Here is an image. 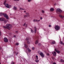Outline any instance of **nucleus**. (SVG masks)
<instances>
[{"label":"nucleus","instance_id":"1","mask_svg":"<svg viewBox=\"0 0 64 64\" xmlns=\"http://www.w3.org/2000/svg\"><path fill=\"white\" fill-rule=\"evenodd\" d=\"M2 15H3L4 17L6 18L7 19H8L9 17L6 14H3L2 12L0 13V16H2Z\"/></svg>","mask_w":64,"mask_h":64},{"label":"nucleus","instance_id":"2","mask_svg":"<svg viewBox=\"0 0 64 64\" xmlns=\"http://www.w3.org/2000/svg\"><path fill=\"white\" fill-rule=\"evenodd\" d=\"M7 29L8 30H10L12 28V25L10 24H7L6 25Z\"/></svg>","mask_w":64,"mask_h":64},{"label":"nucleus","instance_id":"3","mask_svg":"<svg viewBox=\"0 0 64 64\" xmlns=\"http://www.w3.org/2000/svg\"><path fill=\"white\" fill-rule=\"evenodd\" d=\"M54 28L56 30H59L60 28V27L59 26L56 25L55 26Z\"/></svg>","mask_w":64,"mask_h":64},{"label":"nucleus","instance_id":"4","mask_svg":"<svg viewBox=\"0 0 64 64\" xmlns=\"http://www.w3.org/2000/svg\"><path fill=\"white\" fill-rule=\"evenodd\" d=\"M5 6L6 8H10L12 7V6H11V5L7 4H5Z\"/></svg>","mask_w":64,"mask_h":64},{"label":"nucleus","instance_id":"5","mask_svg":"<svg viewBox=\"0 0 64 64\" xmlns=\"http://www.w3.org/2000/svg\"><path fill=\"white\" fill-rule=\"evenodd\" d=\"M4 41L5 42H8V40L6 38H4Z\"/></svg>","mask_w":64,"mask_h":64},{"label":"nucleus","instance_id":"6","mask_svg":"<svg viewBox=\"0 0 64 64\" xmlns=\"http://www.w3.org/2000/svg\"><path fill=\"white\" fill-rule=\"evenodd\" d=\"M40 55L42 58L44 57V54H43V53L40 52Z\"/></svg>","mask_w":64,"mask_h":64},{"label":"nucleus","instance_id":"7","mask_svg":"<svg viewBox=\"0 0 64 64\" xmlns=\"http://www.w3.org/2000/svg\"><path fill=\"white\" fill-rule=\"evenodd\" d=\"M62 12V11L59 8H58L56 10V12Z\"/></svg>","mask_w":64,"mask_h":64},{"label":"nucleus","instance_id":"8","mask_svg":"<svg viewBox=\"0 0 64 64\" xmlns=\"http://www.w3.org/2000/svg\"><path fill=\"white\" fill-rule=\"evenodd\" d=\"M26 15H25L24 16V17H27V16H29V13L27 12L26 13Z\"/></svg>","mask_w":64,"mask_h":64},{"label":"nucleus","instance_id":"9","mask_svg":"<svg viewBox=\"0 0 64 64\" xmlns=\"http://www.w3.org/2000/svg\"><path fill=\"white\" fill-rule=\"evenodd\" d=\"M40 21V20H38L34 19L33 20V22H39Z\"/></svg>","mask_w":64,"mask_h":64},{"label":"nucleus","instance_id":"10","mask_svg":"<svg viewBox=\"0 0 64 64\" xmlns=\"http://www.w3.org/2000/svg\"><path fill=\"white\" fill-rule=\"evenodd\" d=\"M4 20H5V19L4 18H0V21H4Z\"/></svg>","mask_w":64,"mask_h":64},{"label":"nucleus","instance_id":"11","mask_svg":"<svg viewBox=\"0 0 64 64\" xmlns=\"http://www.w3.org/2000/svg\"><path fill=\"white\" fill-rule=\"evenodd\" d=\"M52 54L54 55V56H56V53L55 52H52Z\"/></svg>","mask_w":64,"mask_h":64},{"label":"nucleus","instance_id":"12","mask_svg":"<svg viewBox=\"0 0 64 64\" xmlns=\"http://www.w3.org/2000/svg\"><path fill=\"white\" fill-rule=\"evenodd\" d=\"M55 51H56V52H57V53H58V54H59V53H60V51L58 50H56V49H55Z\"/></svg>","mask_w":64,"mask_h":64},{"label":"nucleus","instance_id":"13","mask_svg":"<svg viewBox=\"0 0 64 64\" xmlns=\"http://www.w3.org/2000/svg\"><path fill=\"white\" fill-rule=\"evenodd\" d=\"M34 33H36V31H37V28H36V27H34Z\"/></svg>","mask_w":64,"mask_h":64},{"label":"nucleus","instance_id":"14","mask_svg":"<svg viewBox=\"0 0 64 64\" xmlns=\"http://www.w3.org/2000/svg\"><path fill=\"white\" fill-rule=\"evenodd\" d=\"M54 8H50V11H54Z\"/></svg>","mask_w":64,"mask_h":64},{"label":"nucleus","instance_id":"15","mask_svg":"<svg viewBox=\"0 0 64 64\" xmlns=\"http://www.w3.org/2000/svg\"><path fill=\"white\" fill-rule=\"evenodd\" d=\"M7 2V1L6 0H5L4 1V4L5 5V4H6V3Z\"/></svg>","mask_w":64,"mask_h":64},{"label":"nucleus","instance_id":"16","mask_svg":"<svg viewBox=\"0 0 64 64\" xmlns=\"http://www.w3.org/2000/svg\"><path fill=\"white\" fill-rule=\"evenodd\" d=\"M38 43V40H37L35 44H37Z\"/></svg>","mask_w":64,"mask_h":64},{"label":"nucleus","instance_id":"17","mask_svg":"<svg viewBox=\"0 0 64 64\" xmlns=\"http://www.w3.org/2000/svg\"><path fill=\"white\" fill-rule=\"evenodd\" d=\"M52 44H55V42L53 41L52 42Z\"/></svg>","mask_w":64,"mask_h":64},{"label":"nucleus","instance_id":"18","mask_svg":"<svg viewBox=\"0 0 64 64\" xmlns=\"http://www.w3.org/2000/svg\"><path fill=\"white\" fill-rule=\"evenodd\" d=\"M14 10H16V9H17V8L16 6H14Z\"/></svg>","mask_w":64,"mask_h":64},{"label":"nucleus","instance_id":"19","mask_svg":"<svg viewBox=\"0 0 64 64\" xmlns=\"http://www.w3.org/2000/svg\"><path fill=\"white\" fill-rule=\"evenodd\" d=\"M60 61L62 62H64V60H62V59L60 60Z\"/></svg>","mask_w":64,"mask_h":64},{"label":"nucleus","instance_id":"20","mask_svg":"<svg viewBox=\"0 0 64 64\" xmlns=\"http://www.w3.org/2000/svg\"><path fill=\"white\" fill-rule=\"evenodd\" d=\"M28 51V52H31V50H30V49H29V48H28V49H27Z\"/></svg>","mask_w":64,"mask_h":64},{"label":"nucleus","instance_id":"21","mask_svg":"<svg viewBox=\"0 0 64 64\" xmlns=\"http://www.w3.org/2000/svg\"><path fill=\"white\" fill-rule=\"evenodd\" d=\"M42 12L43 13H45V11L44 10H42Z\"/></svg>","mask_w":64,"mask_h":64},{"label":"nucleus","instance_id":"22","mask_svg":"<svg viewBox=\"0 0 64 64\" xmlns=\"http://www.w3.org/2000/svg\"><path fill=\"white\" fill-rule=\"evenodd\" d=\"M31 31L32 32V33H33V32H34V31L33 30H32V29H31Z\"/></svg>","mask_w":64,"mask_h":64},{"label":"nucleus","instance_id":"23","mask_svg":"<svg viewBox=\"0 0 64 64\" xmlns=\"http://www.w3.org/2000/svg\"><path fill=\"white\" fill-rule=\"evenodd\" d=\"M60 44H63V45H64V43L63 44V42H60Z\"/></svg>","mask_w":64,"mask_h":64},{"label":"nucleus","instance_id":"24","mask_svg":"<svg viewBox=\"0 0 64 64\" xmlns=\"http://www.w3.org/2000/svg\"><path fill=\"white\" fill-rule=\"evenodd\" d=\"M24 46L25 48H27V45H26V44H24Z\"/></svg>","mask_w":64,"mask_h":64},{"label":"nucleus","instance_id":"25","mask_svg":"<svg viewBox=\"0 0 64 64\" xmlns=\"http://www.w3.org/2000/svg\"><path fill=\"white\" fill-rule=\"evenodd\" d=\"M39 60H35V62H36L37 63H38V62H39Z\"/></svg>","mask_w":64,"mask_h":64},{"label":"nucleus","instance_id":"26","mask_svg":"<svg viewBox=\"0 0 64 64\" xmlns=\"http://www.w3.org/2000/svg\"><path fill=\"white\" fill-rule=\"evenodd\" d=\"M3 27H4V28H7V26H3Z\"/></svg>","mask_w":64,"mask_h":64},{"label":"nucleus","instance_id":"27","mask_svg":"<svg viewBox=\"0 0 64 64\" xmlns=\"http://www.w3.org/2000/svg\"><path fill=\"white\" fill-rule=\"evenodd\" d=\"M36 60H38V56H36Z\"/></svg>","mask_w":64,"mask_h":64},{"label":"nucleus","instance_id":"28","mask_svg":"<svg viewBox=\"0 0 64 64\" xmlns=\"http://www.w3.org/2000/svg\"><path fill=\"white\" fill-rule=\"evenodd\" d=\"M20 10H23V9L22 8H20Z\"/></svg>","mask_w":64,"mask_h":64},{"label":"nucleus","instance_id":"29","mask_svg":"<svg viewBox=\"0 0 64 64\" xmlns=\"http://www.w3.org/2000/svg\"><path fill=\"white\" fill-rule=\"evenodd\" d=\"M43 18L42 17H40V20H42Z\"/></svg>","mask_w":64,"mask_h":64},{"label":"nucleus","instance_id":"30","mask_svg":"<svg viewBox=\"0 0 64 64\" xmlns=\"http://www.w3.org/2000/svg\"><path fill=\"white\" fill-rule=\"evenodd\" d=\"M28 2H30L31 1V0H28Z\"/></svg>","mask_w":64,"mask_h":64},{"label":"nucleus","instance_id":"31","mask_svg":"<svg viewBox=\"0 0 64 64\" xmlns=\"http://www.w3.org/2000/svg\"><path fill=\"white\" fill-rule=\"evenodd\" d=\"M16 45H19V43H16Z\"/></svg>","mask_w":64,"mask_h":64},{"label":"nucleus","instance_id":"32","mask_svg":"<svg viewBox=\"0 0 64 64\" xmlns=\"http://www.w3.org/2000/svg\"><path fill=\"white\" fill-rule=\"evenodd\" d=\"M14 1H19L20 0H14Z\"/></svg>","mask_w":64,"mask_h":64},{"label":"nucleus","instance_id":"33","mask_svg":"<svg viewBox=\"0 0 64 64\" xmlns=\"http://www.w3.org/2000/svg\"><path fill=\"white\" fill-rule=\"evenodd\" d=\"M32 50H34V47H32Z\"/></svg>","mask_w":64,"mask_h":64},{"label":"nucleus","instance_id":"34","mask_svg":"<svg viewBox=\"0 0 64 64\" xmlns=\"http://www.w3.org/2000/svg\"><path fill=\"white\" fill-rule=\"evenodd\" d=\"M1 35V31L0 30V36Z\"/></svg>","mask_w":64,"mask_h":64},{"label":"nucleus","instance_id":"35","mask_svg":"<svg viewBox=\"0 0 64 64\" xmlns=\"http://www.w3.org/2000/svg\"><path fill=\"white\" fill-rule=\"evenodd\" d=\"M51 25H49V27H51Z\"/></svg>","mask_w":64,"mask_h":64},{"label":"nucleus","instance_id":"36","mask_svg":"<svg viewBox=\"0 0 64 64\" xmlns=\"http://www.w3.org/2000/svg\"><path fill=\"white\" fill-rule=\"evenodd\" d=\"M30 42H27V43L28 44H30Z\"/></svg>","mask_w":64,"mask_h":64},{"label":"nucleus","instance_id":"37","mask_svg":"<svg viewBox=\"0 0 64 64\" xmlns=\"http://www.w3.org/2000/svg\"><path fill=\"white\" fill-rule=\"evenodd\" d=\"M26 25V23H24V26H25V25Z\"/></svg>","mask_w":64,"mask_h":64},{"label":"nucleus","instance_id":"38","mask_svg":"<svg viewBox=\"0 0 64 64\" xmlns=\"http://www.w3.org/2000/svg\"><path fill=\"white\" fill-rule=\"evenodd\" d=\"M47 55H49V54H47Z\"/></svg>","mask_w":64,"mask_h":64},{"label":"nucleus","instance_id":"39","mask_svg":"<svg viewBox=\"0 0 64 64\" xmlns=\"http://www.w3.org/2000/svg\"><path fill=\"white\" fill-rule=\"evenodd\" d=\"M14 37H16V36H14Z\"/></svg>","mask_w":64,"mask_h":64},{"label":"nucleus","instance_id":"40","mask_svg":"<svg viewBox=\"0 0 64 64\" xmlns=\"http://www.w3.org/2000/svg\"><path fill=\"white\" fill-rule=\"evenodd\" d=\"M14 62H12V64H14Z\"/></svg>","mask_w":64,"mask_h":64},{"label":"nucleus","instance_id":"41","mask_svg":"<svg viewBox=\"0 0 64 64\" xmlns=\"http://www.w3.org/2000/svg\"><path fill=\"white\" fill-rule=\"evenodd\" d=\"M24 13H25V12H26V11H24Z\"/></svg>","mask_w":64,"mask_h":64},{"label":"nucleus","instance_id":"42","mask_svg":"<svg viewBox=\"0 0 64 64\" xmlns=\"http://www.w3.org/2000/svg\"><path fill=\"white\" fill-rule=\"evenodd\" d=\"M18 54V52H17V53H16V54Z\"/></svg>","mask_w":64,"mask_h":64},{"label":"nucleus","instance_id":"43","mask_svg":"<svg viewBox=\"0 0 64 64\" xmlns=\"http://www.w3.org/2000/svg\"><path fill=\"white\" fill-rule=\"evenodd\" d=\"M0 64H1V62H0Z\"/></svg>","mask_w":64,"mask_h":64},{"label":"nucleus","instance_id":"44","mask_svg":"<svg viewBox=\"0 0 64 64\" xmlns=\"http://www.w3.org/2000/svg\"><path fill=\"white\" fill-rule=\"evenodd\" d=\"M28 25V24H26V26H27Z\"/></svg>","mask_w":64,"mask_h":64},{"label":"nucleus","instance_id":"45","mask_svg":"<svg viewBox=\"0 0 64 64\" xmlns=\"http://www.w3.org/2000/svg\"><path fill=\"white\" fill-rule=\"evenodd\" d=\"M16 32H18V31H17L16 32Z\"/></svg>","mask_w":64,"mask_h":64},{"label":"nucleus","instance_id":"46","mask_svg":"<svg viewBox=\"0 0 64 64\" xmlns=\"http://www.w3.org/2000/svg\"><path fill=\"white\" fill-rule=\"evenodd\" d=\"M0 49H1V48H0Z\"/></svg>","mask_w":64,"mask_h":64},{"label":"nucleus","instance_id":"47","mask_svg":"<svg viewBox=\"0 0 64 64\" xmlns=\"http://www.w3.org/2000/svg\"><path fill=\"white\" fill-rule=\"evenodd\" d=\"M26 40H27V39H26Z\"/></svg>","mask_w":64,"mask_h":64}]
</instances>
